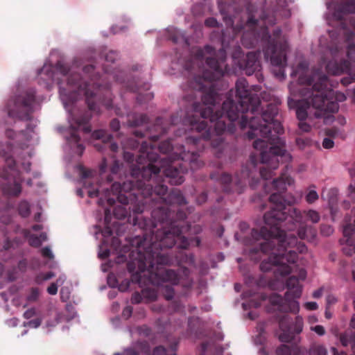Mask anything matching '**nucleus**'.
<instances>
[{"label": "nucleus", "mask_w": 355, "mask_h": 355, "mask_svg": "<svg viewBox=\"0 0 355 355\" xmlns=\"http://www.w3.org/2000/svg\"><path fill=\"white\" fill-rule=\"evenodd\" d=\"M218 7H219L220 13L223 16V19L226 21L227 24H230L231 26H232L233 21H232V18L230 17L227 16V13L222 8V5L220 3H219Z\"/></svg>", "instance_id": "09e8293b"}, {"label": "nucleus", "mask_w": 355, "mask_h": 355, "mask_svg": "<svg viewBox=\"0 0 355 355\" xmlns=\"http://www.w3.org/2000/svg\"><path fill=\"white\" fill-rule=\"evenodd\" d=\"M121 242L117 237L114 236L112 240V245L117 250L120 247Z\"/></svg>", "instance_id": "774afa93"}, {"label": "nucleus", "mask_w": 355, "mask_h": 355, "mask_svg": "<svg viewBox=\"0 0 355 355\" xmlns=\"http://www.w3.org/2000/svg\"><path fill=\"white\" fill-rule=\"evenodd\" d=\"M355 81V78L354 76L345 77L342 79L341 83L344 85H347L352 83Z\"/></svg>", "instance_id": "69168bd1"}, {"label": "nucleus", "mask_w": 355, "mask_h": 355, "mask_svg": "<svg viewBox=\"0 0 355 355\" xmlns=\"http://www.w3.org/2000/svg\"><path fill=\"white\" fill-rule=\"evenodd\" d=\"M149 118L145 114H133L128 116L127 121L128 125L130 127L136 128L148 123Z\"/></svg>", "instance_id": "6ab92c4d"}, {"label": "nucleus", "mask_w": 355, "mask_h": 355, "mask_svg": "<svg viewBox=\"0 0 355 355\" xmlns=\"http://www.w3.org/2000/svg\"><path fill=\"white\" fill-rule=\"evenodd\" d=\"M210 178L211 180H216L221 185L224 193H241L245 187L247 179H250V185L253 189L259 182L258 178L255 179L252 177V172L248 166H243L240 175L236 174L234 178L227 173H211Z\"/></svg>", "instance_id": "9d476101"}, {"label": "nucleus", "mask_w": 355, "mask_h": 355, "mask_svg": "<svg viewBox=\"0 0 355 355\" xmlns=\"http://www.w3.org/2000/svg\"><path fill=\"white\" fill-rule=\"evenodd\" d=\"M40 295V291L38 288H31L26 300L28 302H36Z\"/></svg>", "instance_id": "72a5a7b5"}, {"label": "nucleus", "mask_w": 355, "mask_h": 355, "mask_svg": "<svg viewBox=\"0 0 355 355\" xmlns=\"http://www.w3.org/2000/svg\"><path fill=\"white\" fill-rule=\"evenodd\" d=\"M109 212H110V210L106 209H105V223H106V226L105 227V228L102 231V235L104 237L110 236L113 234L112 230L111 229V227H110L108 226V224H107L108 223V213Z\"/></svg>", "instance_id": "473e14b6"}, {"label": "nucleus", "mask_w": 355, "mask_h": 355, "mask_svg": "<svg viewBox=\"0 0 355 355\" xmlns=\"http://www.w3.org/2000/svg\"><path fill=\"white\" fill-rule=\"evenodd\" d=\"M334 142L331 138L325 137L322 141V147L325 149H331L334 147Z\"/></svg>", "instance_id": "a18cd8bd"}, {"label": "nucleus", "mask_w": 355, "mask_h": 355, "mask_svg": "<svg viewBox=\"0 0 355 355\" xmlns=\"http://www.w3.org/2000/svg\"><path fill=\"white\" fill-rule=\"evenodd\" d=\"M294 180L286 173L275 179L272 182L273 192L270 198L272 204L271 209L264 214L265 226L260 229L253 228L248 235L241 237L243 243L246 246H252L249 249L250 258L256 259L254 255L260 253L268 254L260 264L263 272L273 271L274 279L268 282L272 290L283 287L280 278L290 274L291 268L288 263H295L298 254L306 250V245L297 241L294 234H286L285 230H297L299 239L312 242L317 235L316 229L307 225L306 220L318 223L320 220V214L313 209L303 211L291 206V202L286 201L282 193L287 186L292 185Z\"/></svg>", "instance_id": "f03ea898"}, {"label": "nucleus", "mask_w": 355, "mask_h": 355, "mask_svg": "<svg viewBox=\"0 0 355 355\" xmlns=\"http://www.w3.org/2000/svg\"><path fill=\"white\" fill-rule=\"evenodd\" d=\"M107 166V164L106 159L103 158L99 168L101 175H102L106 171Z\"/></svg>", "instance_id": "0e129e2a"}, {"label": "nucleus", "mask_w": 355, "mask_h": 355, "mask_svg": "<svg viewBox=\"0 0 355 355\" xmlns=\"http://www.w3.org/2000/svg\"><path fill=\"white\" fill-rule=\"evenodd\" d=\"M5 162H6V166L8 167V168L10 171H14L15 170V166H16V162H15V160L14 159V158L12 156L6 157V159H5Z\"/></svg>", "instance_id": "37998d69"}, {"label": "nucleus", "mask_w": 355, "mask_h": 355, "mask_svg": "<svg viewBox=\"0 0 355 355\" xmlns=\"http://www.w3.org/2000/svg\"><path fill=\"white\" fill-rule=\"evenodd\" d=\"M309 355H327V350L322 345L313 344L309 350Z\"/></svg>", "instance_id": "393cba45"}, {"label": "nucleus", "mask_w": 355, "mask_h": 355, "mask_svg": "<svg viewBox=\"0 0 355 355\" xmlns=\"http://www.w3.org/2000/svg\"><path fill=\"white\" fill-rule=\"evenodd\" d=\"M292 351L289 346L282 344L276 349L277 355H291Z\"/></svg>", "instance_id": "f704fd0d"}, {"label": "nucleus", "mask_w": 355, "mask_h": 355, "mask_svg": "<svg viewBox=\"0 0 355 355\" xmlns=\"http://www.w3.org/2000/svg\"><path fill=\"white\" fill-rule=\"evenodd\" d=\"M310 107H308L305 104V98L299 101L296 108V116L297 119L300 121H304L306 119L308 113L307 109H309Z\"/></svg>", "instance_id": "4be33fe9"}, {"label": "nucleus", "mask_w": 355, "mask_h": 355, "mask_svg": "<svg viewBox=\"0 0 355 355\" xmlns=\"http://www.w3.org/2000/svg\"><path fill=\"white\" fill-rule=\"evenodd\" d=\"M79 171L84 187L88 188L92 187V182L91 178H93L95 172L94 171L87 169L83 166H80Z\"/></svg>", "instance_id": "412c9836"}, {"label": "nucleus", "mask_w": 355, "mask_h": 355, "mask_svg": "<svg viewBox=\"0 0 355 355\" xmlns=\"http://www.w3.org/2000/svg\"><path fill=\"white\" fill-rule=\"evenodd\" d=\"M141 178L146 182V185L150 184L152 190L146 196L149 198L148 209H152L151 220L153 230H155V241L150 243L151 248L161 253H164L173 262L165 266L174 263L180 266V274L187 279L184 286L190 287L191 281L189 279L190 270L188 268L181 266L183 263L193 265L194 257L192 254H187L183 250L187 249L191 244L194 243L197 247L200 246L201 240L199 237L188 239L183 236L197 235L202 232V227L199 225H191L184 221L187 214L184 211L178 209L172 211L171 207L175 205L178 206L187 203L185 198L178 189H173L168 193V187L163 183L166 180L165 175H160L159 168H154L151 165L144 168L141 173ZM169 182V181H168ZM181 277H180V281Z\"/></svg>", "instance_id": "20e7f679"}, {"label": "nucleus", "mask_w": 355, "mask_h": 355, "mask_svg": "<svg viewBox=\"0 0 355 355\" xmlns=\"http://www.w3.org/2000/svg\"><path fill=\"white\" fill-rule=\"evenodd\" d=\"M311 330L315 331L319 336H323L325 334V329L322 325H316L311 327Z\"/></svg>", "instance_id": "5fc2aeb1"}, {"label": "nucleus", "mask_w": 355, "mask_h": 355, "mask_svg": "<svg viewBox=\"0 0 355 355\" xmlns=\"http://www.w3.org/2000/svg\"><path fill=\"white\" fill-rule=\"evenodd\" d=\"M90 119V115L87 112L81 114L80 116H75L73 111H70L69 121L70 123V135L67 137V141L70 144H76V152L79 155H82L84 151V146L79 144L80 140V136L78 135V130L82 129L85 133L91 131V128L87 125Z\"/></svg>", "instance_id": "9b49d317"}, {"label": "nucleus", "mask_w": 355, "mask_h": 355, "mask_svg": "<svg viewBox=\"0 0 355 355\" xmlns=\"http://www.w3.org/2000/svg\"><path fill=\"white\" fill-rule=\"evenodd\" d=\"M92 137L97 140L94 143V146L98 151L103 152L107 149L112 153L117 152L119 146L116 143H112L111 140L112 137L104 130H97L93 132L92 135Z\"/></svg>", "instance_id": "4468645a"}, {"label": "nucleus", "mask_w": 355, "mask_h": 355, "mask_svg": "<svg viewBox=\"0 0 355 355\" xmlns=\"http://www.w3.org/2000/svg\"><path fill=\"white\" fill-rule=\"evenodd\" d=\"M205 24L207 27H217L218 21L214 17H209L205 21Z\"/></svg>", "instance_id": "603ef678"}, {"label": "nucleus", "mask_w": 355, "mask_h": 355, "mask_svg": "<svg viewBox=\"0 0 355 355\" xmlns=\"http://www.w3.org/2000/svg\"><path fill=\"white\" fill-rule=\"evenodd\" d=\"M117 55L113 52L110 51L105 55V60L107 62H114L116 59Z\"/></svg>", "instance_id": "bf43d9fd"}, {"label": "nucleus", "mask_w": 355, "mask_h": 355, "mask_svg": "<svg viewBox=\"0 0 355 355\" xmlns=\"http://www.w3.org/2000/svg\"><path fill=\"white\" fill-rule=\"evenodd\" d=\"M42 254L44 257L49 258V259H53L54 256L49 247H44L42 249Z\"/></svg>", "instance_id": "8fccbe9b"}, {"label": "nucleus", "mask_w": 355, "mask_h": 355, "mask_svg": "<svg viewBox=\"0 0 355 355\" xmlns=\"http://www.w3.org/2000/svg\"><path fill=\"white\" fill-rule=\"evenodd\" d=\"M0 190L5 195L18 196L21 192V182L15 180L12 183L0 184Z\"/></svg>", "instance_id": "f3484780"}, {"label": "nucleus", "mask_w": 355, "mask_h": 355, "mask_svg": "<svg viewBox=\"0 0 355 355\" xmlns=\"http://www.w3.org/2000/svg\"><path fill=\"white\" fill-rule=\"evenodd\" d=\"M168 32L169 40H172L174 43H178L180 38L183 37V35L176 28H171Z\"/></svg>", "instance_id": "7c9ffc66"}, {"label": "nucleus", "mask_w": 355, "mask_h": 355, "mask_svg": "<svg viewBox=\"0 0 355 355\" xmlns=\"http://www.w3.org/2000/svg\"><path fill=\"white\" fill-rule=\"evenodd\" d=\"M295 144L300 149L304 150L306 147L312 146L314 141L309 137H297L295 139Z\"/></svg>", "instance_id": "a878e982"}, {"label": "nucleus", "mask_w": 355, "mask_h": 355, "mask_svg": "<svg viewBox=\"0 0 355 355\" xmlns=\"http://www.w3.org/2000/svg\"><path fill=\"white\" fill-rule=\"evenodd\" d=\"M29 245L32 247L38 248L42 243V240L37 235L32 234L28 238Z\"/></svg>", "instance_id": "c9c22d12"}, {"label": "nucleus", "mask_w": 355, "mask_h": 355, "mask_svg": "<svg viewBox=\"0 0 355 355\" xmlns=\"http://www.w3.org/2000/svg\"><path fill=\"white\" fill-rule=\"evenodd\" d=\"M306 277V272L304 269L301 268L299 271L298 276H291L286 282V292L284 297L282 295L272 293L269 296V302L272 305L276 306V309L279 312L287 313H297L299 311L300 305L296 299L301 297L302 292V286L300 281H303Z\"/></svg>", "instance_id": "1a4fd4ad"}, {"label": "nucleus", "mask_w": 355, "mask_h": 355, "mask_svg": "<svg viewBox=\"0 0 355 355\" xmlns=\"http://www.w3.org/2000/svg\"><path fill=\"white\" fill-rule=\"evenodd\" d=\"M151 310L155 313H162L167 311L169 313L173 312H178L182 309V304L178 301H173L170 303L166 311V308L160 304H154L150 307Z\"/></svg>", "instance_id": "a211bd4d"}, {"label": "nucleus", "mask_w": 355, "mask_h": 355, "mask_svg": "<svg viewBox=\"0 0 355 355\" xmlns=\"http://www.w3.org/2000/svg\"><path fill=\"white\" fill-rule=\"evenodd\" d=\"M257 22L258 20L250 14L245 25L232 26V29L235 35L243 31L241 40L246 48H254L260 42L265 59L270 60L272 65L279 67V74L284 76L288 44L282 37V30L275 28L271 36L266 26L257 31Z\"/></svg>", "instance_id": "0eeeda50"}, {"label": "nucleus", "mask_w": 355, "mask_h": 355, "mask_svg": "<svg viewBox=\"0 0 355 355\" xmlns=\"http://www.w3.org/2000/svg\"><path fill=\"white\" fill-rule=\"evenodd\" d=\"M18 211L20 216L24 218H26L30 215V205L26 201H22L19 203L18 207Z\"/></svg>", "instance_id": "cd10ccee"}, {"label": "nucleus", "mask_w": 355, "mask_h": 355, "mask_svg": "<svg viewBox=\"0 0 355 355\" xmlns=\"http://www.w3.org/2000/svg\"><path fill=\"white\" fill-rule=\"evenodd\" d=\"M123 148L136 149L139 147L140 142L134 138H128L121 143Z\"/></svg>", "instance_id": "c85d7f7f"}, {"label": "nucleus", "mask_w": 355, "mask_h": 355, "mask_svg": "<svg viewBox=\"0 0 355 355\" xmlns=\"http://www.w3.org/2000/svg\"><path fill=\"white\" fill-rule=\"evenodd\" d=\"M334 232L333 227L329 225L322 224L320 225V233L323 236H330Z\"/></svg>", "instance_id": "e433bc0d"}, {"label": "nucleus", "mask_w": 355, "mask_h": 355, "mask_svg": "<svg viewBox=\"0 0 355 355\" xmlns=\"http://www.w3.org/2000/svg\"><path fill=\"white\" fill-rule=\"evenodd\" d=\"M47 292L52 295H54L58 292V286L55 283H51V285L47 288Z\"/></svg>", "instance_id": "4d7b16f0"}, {"label": "nucleus", "mask_w": 355, "mask_h": 355, "mask_svg": "<svg viewBox=\"0 0 355 355\" xmlns=\"http://www.w3.org/2000/svg\"><path fill=\"white\" fill-rule=\"evenodd\" d=\"M42 323V320L40 318H35L33 320H31L28 322V325L31 327L37 328Z\"/></svg>", "instance_id": "13d9d810"}, {"label": "nucleus", "mask_w": 355, "mask_h": 355, "mask_svg": "<svg viewBox=\"0 0 355 355\" xmlns=\"http://www.w3.org/2000/svg\"><path fill=\"white\" fill-rule=\"evenodd\" d=\"M120 163L118 160H114L113 164L110 167L112 174H116L119 170Z\"/></svg>", "instance_id": "6e6d98bb"}, {"label": "nucleus", "mask_w": 355, "mask_h": 355, "mask_svg": "<svg viewBox=\"0 0 355 355\" xmlns=\"http://www.w3.org/2000/svg\"><path fill=\"white\" fill-rule=\"evenodd\" d=\"M221 42L219 60L215 58V49L206 45L203 49L193 48L189 59L184 64V69L191 76L189 87L202 93V102L193 103L191 113L188 112L183 119V123L196 133L187 137V143L204 147L205 144H200L202 141L211 140V145L217 148L223 141L220 135L224 132L234 133L236 125L241 130L248 128L246 136L249 139L261 137L253 142V147L259 151L261 162L266 164L260 168V176L268 180L273 176L272 171L278 168L279 162H290L292 159L285 149V141L280 137L284 130L278 118V107L268 104L260 112L259 96L248 89L245 78H239L235 86L236 102L232 98L231 90L221 110H218L217 104L221 100L220 95L212 82L224 74L222 63L227 48L224 33Z\"/></svg>", "instance_id": "f257e3e1"}, {"label": "nucleus", "mask_w": 355, "mask_h": 355, "mask_svg": "<svg viewBox=\"0 0 355 355\" xmlns=\"http://www.w3.org/2000/svg\"><path fill=\"white\" fill-rule=\"evenodd\" d=\"M207 199V194L205 192L202 193L200 195L198 196V197L197 198V202L198 204H202L204 203Z\"/></svg>", "instance_id": "e2e57ef3"}, {"label": "nucleus", "mask_w": 355, "mask_h": 355, "mask_svg": "<svg viewBox=\"0 0 355 355\" xmlns=\"http://www.w3.org/2000/svg\"><path fill=\"white\" fill-rule=\"evenodd\" d=\"M162 293L166 300H171L174 296L175 291L171 285H166L163 287Z\"/></svg>", "instance_id": "2f4dec72"}, {"label": "nucleus", "mask_w": 355, "mask_h": 355, "mask_svg": "<svg viewBox=\"0 0 355 355\" xmlns=\"http://www.w3.org/2000/svg\"><path fill=\"white\" fill-rule=\"evenodd\" d=\"M99 193H100V188L99 187H97L94 189H89L88 191V196L90 198L97 197L99 195Z\"/></svg>", "instance_id": "052dcab7"}, {"label": "nucleus", "mask_w": 355, "mask_h": 355, "mask_svg": "<svg viewBox=\"0 0 355 355\" xmlns=\"http://www.w3.org/2000/svg\"><path fill=\"white\" fill-rule=\"evenodd\" d=\"M53 276L54 273L53 272H48L37 275L35 280L37 283H41L43 281H46L51 279Z\"/></svg>", "instance_id": "58836bf2"}, {"label": "nucleus", "mask_w": 355, "mask_h": 355, "mask_svg": "<svg viewBox=\"0 0 355 355\" xmlns=\"http://www.w3.org/2000/svg\"><path fill=\"white\" fill-rule=\"evenodd\" d=\"M143 297L148 298L150 301H153L157 297V293L155 291L150 289H144L142 295L135 292L132 295L131 302L132 304H139L143 300Z\"/></svg>", "instance_id": "aec40b11"}, {"label": "nucleus", "mask_w": 355, "mask_h": 355, "mask_svg": "<svg viewBox=\"0 0 355 355\" xmlns=\"http://www.w3.org/2000/svg\"><path fill=\"white\" fill-rule=\"evenodd\" d=\"M149 137V142L143 141L140 145L136 158L137 165L132 168L133 175L141 177L143 169L151 165L154 168H159L160 175L168 178L171 184L179 185L184 181V175L187 173L189 167L195 171L203 165L197 152L186 151L183 146L180 147V153L175 152L173 157L167 155L160 157L157 151L167 154L173 150L171 139L162 141L157 148L155 143L159 135H150Z\"/></svg>", "instance_id": "423d86ee"}, {"label": "nucleus", "mask_w": 355, "mask_h": 355, "mask_svg": "<svg viewBox=\"0 0 355 355\" xmlns=\"http://www.w3.org/2000/svg\"><path fill=\"white\" fill-rule=\"evenodd\" d=\"M324 133L327 137L333 139L338 135V131L336 128H331L326 129Z\"/></svg>", "instance_id": "de8ad7c7"}, {"label": "nucleus", "mask_w": 355, "mask_h": 355, "mask_svg": "<svg viewBox=\"0 0 355 355\" xmlns=\"http://www.w3.org/2000/svg\"><path fill=\"white\" fill-rule=\"evenodd\" d=\"M279 327L282 331L278 336L279 340L282 343H290L295 340V335L302 332L303 320L297 316L293 322L291 318L285 315L279 319Z\"/></svg>", "instance_id": "ddd939ff"}, {"label": "nucleus", "mask_w": 355, "mask_h": 355, "mask_svg": "<svg viewBox=\"0 0 355 355\" xmlns=\"http://www.w3.org/2000/svg\"><path fill=\"white\" fill-rule=\"evenodd\" d=\"M355 232V227L352 224H347L343 227V235L346 238V243L348 245L352 246L353 245L352 241L350 240L351 236Z\"/></svg>", "instance_id": "b1692460"}, {"label": "nucleus", "mask_w": 355, "mask_h": 355, "mask_svg": "<svg viewBox=\"0 0 355 355\" xmlns=\"http://www.w3.org/2000/svg\"><path fill=\"white\" fill-rule=\"evenodd\" d=\"M299 130L302 132H309L311 130V126L307 123L305 120L300 121L298 123Z\"/></svg>", "instance_id": "a19ab883"}, {"label": "nucleus", "mask_w": 355, "mask_h": 355, "mask_svg": "<svg viewBox=\"0 0 355 355\" xmlns=\"http://www.w3.org/2000/svg\"><path fill=\"white\" fill-rule=\"evenodd\" d=\"M110 127L114 132H116L120 129V122L117 119H112L110 123Z\"/></svg>", "instance_id": "3c124183"}, {"label": "nucleus", "mask_w": 355, "mask_h": 355, "mask_svg": "<svg viewBox=\"0 0 355 355\" xmlns=\"http://www.w3.org/2000/svg\"><path fill=\"white\" fill-rule=\"evenodd\" d=\"M125 87L127 89L130 90L132 92H139L141 87L144 90H148L150 88V85L148 83H144L143 85H140V83L138 81L133 80L132 82H127L125 83Z\"/></svg>", "instance_id": "5701e85b"}, {"label": "nucleus", "mask_w": 355, "mask_h": 355, "mask_svg": "<svg viewBox=\"0 0 355 355\" xmlns=\"http://www.w3.org/2000/svg\"><path fill=\"white\" fill-rule=\"evenodd\" d=\"M114 355H140L134 348H127L123 352L115 353Z\"/></svg>", "instance_id": "49530a36"}, {"label": "nucleus", "mask_w": 355, "mask_h": 355, "mask_svg": "<svg viewBox=\"0 0 355 355\" xmlns=\"http://www.w3.org/2000/svg\"><path fill=\"white\" fill-rule=\"evenodd\" d=\"M17 268L19 271L21 272H24L26 271L27 268H28V262L26 259H23L20 260L18 263Z\"/></svg>", "instance_id": "c03bdc74"}, {"label": "nucleus", "mask_w": 355, "mask_h": 355, "mask_svg": "<svg viewBox=\"0 0 355 355\" xmlns=\"http://www.w3.org/2000/svg\"><path fill=\"white\" fill-rule=\"evenodd\" d=\"M259 55L260 52H249L243 58L238 60L236 63L239 68L245 71L246 75L251 76L261 69L259 60Z\"/></svg>", "instance_id": "2eb2a0df"}, {"label": "nucleus", "mask_w": 355, "mask_h": 355, "mask_svg": "<svg viewBox=\"0 0 355 355\" xmlns=\"http://www.w3.org/2000/svg\"><path fill=\"white\" fill-rule=\"evenodd\" d=\"M340 341L343 346L347 347L352 343V339L348 334L345 333L340 335Z\"/></svg>", "instance_id": "4c0bfd02"}, {"label": "nucleus", "mask_w": 355, "mask_h": 355, "mask_svg": "<svg viewBox=\"0 0 355 355\" xmlns=\"http://www.w3.org/2000/svg\"><path fill=\"white\" fill-rule=\"evenodd\" d=\"M349 13H355V1L345 0L336 7L334 16L338 21L345 20V15Z\"/></svg>", "instance_id": "dca6fc26"}, {"label": "nucleus", "mask_w": 355, "mask_h": 355, "mask_svg": "<svg viewBox=\"0 0 355 355\" xmlns=\"http://www.w3.org/2000/svg\"><path fill=\"white\" fill-rule=\"evenodd\" d=\"M153 97V95L151 93H146L144 94L139 93V94L137 96V101L139 103H145L146 101H150Z\"/></svg>", "instance_id": "ea45409f"}, {"label": "nucleus", "mask_w": 355, "mask_h": 355, "mask_svg": "<svg viewBox=\"0 0 355 355\" xmlns=\"http://www.w3.org/2000/svg\"><path fill=\"white\" fill-rule=\"evenodd\" d=\"M314 76L308 77L304 80L300 77V83H304L311 88H304L302 96L305 98V104L317 110L315 115L320 117L322 114L327 112L334 113L338 110V104L333 100V91L327 89L328 78L324 74L320 75L316 83Z\"/></svg>", "instance_id": "6e6552de"}, {"label": "nucleus", "mask_w": 355, "mask_h": 355, "mask_svg": "<svg viewBox=\"0 0 355 355\" xmlns=\"http://www.w3.org/2000/svg\"><path fill=\"white\" fill-rule=\"evenodd\" d=\"M133 309L130 306H125L122 312L123 317L125 319H128L132 313Z\"/></svg>", "instance_id": "864d4df0"}, {"label": "nucleus", "mask_w": 355, "mask_h": 355, "mask_svg": "<svg viewBox=\"0 0 355 355\" xmlns=\"http://www.w3.org/2000/svg\"><path fill=\"white\" fill-rule=\"evenodd\" d=\"M132 180L124 182L122 184L114 182L110 189L106 188L105 193L107 203L110 206L116 205L113 210L114 216L119 220L128 217V221L132 222L142 230V235H137L130 239V261L127 268L131 273L132 282L138 284L140 287L150 284L161 286L169 282L171 285L180 284V277L171 269H166L164 264L173 262L164 253L151 248L150 243L155 241V230L151 220L142 216V213L148 209L149 198L146 196L152 190L150 184L146 185L143 179L133 175Z\"/></svg>", "instance_id": "7ed1b4c3"}, {"label": "nucleus", "mask_w": 355, "mask_h": 355, "mask_svg": "<svg viewBox=\"0 0 355 355\" xmlns=\"http://www.w3.org/2000/svg\"><path fill=\"white\" fill-rule=\"evenodd\" d=\"M83 71L89 82L83 80L80 73L71 72L69 65L62 61H58L55 66L45 64L38 75L46 82L57 83L60 98L66 108L81 95L85 96L89 110L94 113L100 112V104L107 109L112 107L110 84L102 85L100 83V76L94 73V67L92 64L85 66Z\"/></svg>", "instance_id": "39448f33"}, {"label": "nucleus", "mask_w": 355, "mask_h": 355, "mask_svg": "<svg viewBox=\"0 0 355 355\" xmlns=\"http://www.w3.org/2000/svg\"><path fill=\"white\" fill-rule=\"evenodd\" d=\"M110 250L108 249H105L99 252L98 257L102 259H107L110 256Z\"/></svg>", "instance_id": "338daca9"}, {"label": "nucleus", "mask_w": 355, "mask_h": 355, "mask_svg": "<svg viewBox=\"0 0 355 355\" xmlns=\"http://www.w3.org/2000/svg\"><path fill=\"white\" fill-rule=\"evenodd\" d=\"M305 307L309 310H316L318 309V304L315 302H309L304 304Z\"/></svg>", "instance_id": "680f3d73"}, {"label": "nucleus", "mask_w": 355, "mask_h": 355, "mask_svg": "<svg viewBox=\"0 0 355 355\" xmlns=\"http://www.w3.org/2000/svg\"><path fill=\"white\" fill-rule=\"evenodd\" d=\"M123 159L125 162L128 163H132L135 160V155L131 152L127 150V149L123 148Z\"/></svg>", "instance_id": "79ce46f5"}, {"label": "nucleus", "mask_w": 355, "mask_h": 355, "mask_svg": "<svg viewBox=\"0 0 355 355\" xmlns=\"http://www.w3.org/2000/svg\"><path fill=\"white\" fill-rule=\"evenodd\" d=\"M34 90H29L23 95L18 96L14 100L13 109H8V116L19 118L21 120L29 121L33 111V106L35 100Z\"/></svg>", "instance_id": "f8f14e48"}, {"label": "nucleus", "mask_w": 355, "mask_h": 355, "mask_svg": "<svg viewBox=\"0 0 355 355\" xmlns=\"http://www.w3.org/2000/svg\"><path fill=\"white\" fill-rule=\"evenodd\" d=\"M312 187L315 188V186L311 185L309 188H312ZM318 198H319V196H318V193L316 192V191H315L314 189H309V190L308 191L307 193L305 196V200H306V202L309 204L314 203L315 201H317L318 200Z\"/></svg>", "instance_id": "bb28decb"}, {"label": "nucleus", "mask_w": 355, "mask_h": 355, "mask_svg": "<svg viewBox=\"0 0 355 355\" xmlns=\"http://www.w3.org/2000/svg\"><path fill=\"white\" fill-rule=\"evenodd\" d=\"M154 128L159 135L165 134L167 132V128L164 124V121L162 117H157L156 119Z\"/></svg>", "instance_id": "c756f323"}]
</instances>
